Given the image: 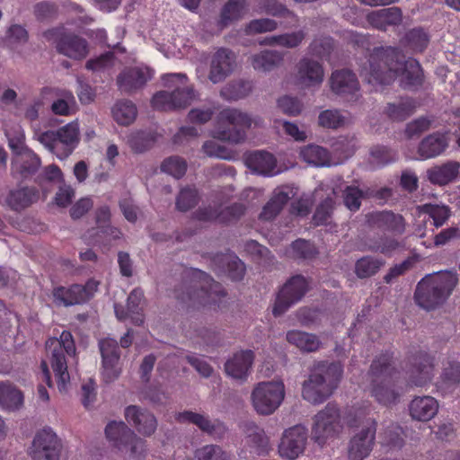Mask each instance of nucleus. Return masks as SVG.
Returning a JSON list of instances; mask_svg holds the SVG:
<instances>
[{"label": "nucleus", "mask_w": 460, "mask_h": 460, "mask_svg": "<svg viewBox=\"0 0 460 460\" xmlns=\"http://www.w3.org/2000/svg\"><path fill=\"white\" fill-rule=\"evenodd\" d=\"M370 154L377 166L386 165L395 159V153L391 148L383 146H374Z\"/></svg>", "instance_id": "obj_61"}, {"label": "nucleus", "mask_w": 460, "mask_h": 460, "mask_svg": "<svg viewBox=\"0 0 460 460\" xmlns=\"http://www.w3.org/2000/svg\"><path fill=\"white\" fill-rule=\"evenodd\" d=\"M417 211L419 216H427L429 219H431V224L436 228L443 226L451 217V209L445 204L426 203L418 206Z\"/></svg>", "instance_id": "obj_41"}, {"label": "nucleus", "mask_w": 460, "mask_h": 460, "mask_svg": "<svg viewBox=\"0 0 460 460\" xmlns=\"http://www.w3.org/2000/svg\"><path fill=\"white\" fill-rule=\"evenodd\" d=\"M409 411L412 419L428 421L438 413V403L431 396H418L410 403Z\"/></svg>", "instance_id": "obj_32"}, {"label": "nucleus", "mask_w": 460, "mask_h": 460, "mask_svg": "<svg viewBox=\"0 0 460 460\" xmlns=\"http://www.w3.org/2000/svg\"><path fill=\"white\" fill-rule=\"evenodd\" d=\"M46 351L55 375L58 389L61 393L66 392L70 384L66 356H75L76 351L72 333L63 331L58 339L49 338L46 341Z\"/></svg>", "instance_id": "obj_7"}, {"label": "nucleus", "mask_w": 460, "mask_h": 460, "mask_svg": "<svg viewBox=\"0 0 460 460\" xmlns=\"http://www.w3.org/2000/svg\"><path fill=\"white\" fill-rule=\"evenodd\" d=\"M40 157L31 151L20 154L13 162L12 169L22 178L26 179L33 175L40 166Z\"/></svg>", "instance_id": "obj_39"}, {"label": "nucleus", "mask_w": 460, "mask_h": 460, "mask_svg": "<svg viewBox=\"0 0 460 460\" xmlns=\"http://www.w3.org/2000/svg\"><path fill=\"white\" fill-rule=\"evenodd\" d=\"M105 435L119 450L129 449L134 458L144 456L146 441L138 438L123 421H110L105 428Z\"/></svg>", "instance_id": "obj_9"}, {"label": "nucleus", "mask_w": 460, "mask_h": 460, "mask_svg": "<svg viewBox=\"0 0 460 460\" xmlns=\"http://www.w3.org/2000/svg\"><path fill=\"white\" fill-rule=\"evenodd\" d=\"M150 77L148 71L141 68H126L118 75L117 84L121 92L130 93L142 88Z\"/></svg>", "instance_id": "obj_29"}, {"label": "nucleus", "mask_w": 460, "mask_h": 460, "mask_svg": "<svg viewBox=\"0 0 460 460\" xmlns=\"http://www.w3.org/2000/svg\"><path fill=\"white\" fill-rule=\"evenodd\" d=\"M137 111L136 105L128 100H122L116 102L112 108L113 119L123 126L131 124L137 118Z\"/></svg>", "instance_id": "obj_45"}, {"label": "nucleus", "mask_w": 460, "mask_h": 460, "mask_svg": "<svg viewBox=\"0 0 460 460\" xmlns=\"http://www.w3.org/2000/svg\"><path fill=\"white\" fill-rule=\"evenodd\" d=\"M283 60V55L276 50H263L252 57V66L255 70L268 72L277 67Z\"/></svg>", "instance_id": "obj_43"}, {"label": "nucleus", "mask_w": 460, "mask_h": 460, "mask_svg": "<svg viewBox=\"0 0 460 460\" xmlns=\"http://www.w3.org/2000/svg\"><path fill=\"white\" fill-rule=\"evenodd\" d=\"M343 374L340 362L320 361L311 369L308 379L303 383L302 396L317 404L326 401L338 388Z\"/></svg>", "instance_id": "obj_3"}, {"label": "nucleus", "mask_w": 460, "mask_h": 460, "mask_svg": "<svg viewBox=\"0 0 460 460\" xmlns=\"http://www.w3.org/2000/svg\"><path fill=\"white\" fill-rule=\"evenodd\" d=\"M199 201V190L193 186L182 188L176 197L175 207L181 212L193 208Z\"/></svg>", "instance_id": "obj_47"}, {"label": "nucleus", "mask_w": 460, "mask_h": 460, "mask_svg": "<svg viewBox=\"0 0 460 460\" xmlns=\"http://www.w3.org/2000/svg\"><path fill=\"white\" fill-rule=\"evenodd\" d=\"M40 198L39 190L34 187H24L11 190L6 198L8 206L15 211L30 207Z\"/></svg>", "instance_id": "obj_33"}, {"label": "nucleus", "mask_w": 460, "mask_h": 460, "mask_svg": "<svg viewBox=\"0 0 460 460\" xmlns=\"http://www.w3.org/2000/svg\"><path fill=\"white\" fill-rule=\"evenodd\" d=\"M176 420L181 423L194 424L203 432L215 438L222 437L226 430V426L219 420H211L208 416L191 411L179 412Z\"/></svg>", "instance_id": "obj_23"}, {"label": "nucleus", "mask_w": 460, "mask_h": 460, "mask_svg": "<svg viewBox=\"0 0 460 460\" xmlns=\"http://www.w3.org/2000/svg\"><path fill=\"white\" fill-rule=\"evenodd\" d=\"M433 120L432 117L420 116L407 124L404 128V135L411 138L419 137L422 133L430 128Z\"/></svg>", "instance_id": "obj_51"}, {"label": "nucleus", "mask_w": 460, "mask_h": 460, "mask_svg": "<svg viewBox=\"0 0 460 460\" xmlns=\"http://www.w3.org/2000/svg\"><path fill=\"white\" fill-rule=\"evenodd\" d=\"M333 44L334 41L331 37L315 38L309 45V52L312 55L323 58L331 53Z\"/></svg>", "instance_id": "obj_56"}, {"label": "nucleus", "mask_w": 460, "mask_h": 460, "mask_svg": "<svg viewBox=\"0 0 460 460\" xmlns=\"http://www.w3.org/2000/svg\"><path fill=\"white\" fill-rule=\"evenodd\" d=\"M59 155L62 159L68 157L79 143V127L77 122H71L56 130Z\"/></svg>", "instance_id": "obj_30"}, {"label": "nucleus", "mask_w": 460, "mask_h": 460, "mask_svg": "<svg viewBox=\"0 0 460 460\" xmlns=\"http://www.w3.org/2000/svg\"><path fill=\"white\" fill-rule=\"evenodd\" d=\"M384 264L382 259L364 256L355 262L354 272L358 279H367L376 275Z\"/></svg>", "instance_id": "obj_46"}, {"label": "nucleus", "mask_w": 460, "mask_h": 460, "mask_svg": "<svg viewBox=\"0 0 460 460\" xmlns=\"http://www.w3.org/2000/svg\"><path fill=\"white\" fill-rule=\"evenodd\" d=\"M323 67L315 60L303 58L297 64L296 80L305 87L321 84L323 80Z\"/></svg>", "instance_id": "obj_26"}, {"label": "nucleus", "mask_w": 460, "mask_h": 460, "mask_svg": "<svg viewBox=\"0 0 460 460\" xmlns=\"http://www.w3.org/2000/svg\"><path fill=\"white\" fill-rule=\"evenodd\" d=\"M377 422L374 419H367L366 426L349 441V460H364L367 458L375 445Z\"/></svg>", "instance_id": "obj_17"}, {"label": "nucleus", "mask_w": 460, "mask_h": 460, "mask_svg": "<svg viewBox=\"0 0 460 460\" xmlns=\"http://www.w3.org/2000/svg\"><path fill=\"white\" fill-rule=\"evenodd\" d=\"M254 12L258 14H267L278 18H294L295 14L279 0H256Z\"/></svg>", "instance_id": "obj_42"}, {"label": "nucleus", "mask_w": 460, "mask_h": 460, "mask_svg": "<svg viewBox=\"0 0 460 460\" xmlns=\"http://www.w3.org/2000/svg\"><path fill=\"white\" fill-rule=\"evenodd\" d=\"M447 146V137L439 132H435L420 141L418 146V154L422 159L434 158L444 153Z\"/></svg>", "instance_id": "obj_31"}, {"label": "nucleus", "mask_w": 460, "mask_h": 460, "mask_svg": "<svg viewBox=\"0 0 460 460\" xmlns=\"http://www.w3.org/2000/svg\"><path fill=\"white\" fill-rule=\"evenodd\" d=\"M252 83L244 80H238L229 84L222 93L225 97L233 100L242 99L252 92Z\"/></svg>", "instance_id": "obj_49"}, {"label": "nucleus", "mask_w": 460, "mask_h": 460, "mask_svg": "<svg viewBox=\"0 0 460 460\" xmlns=\"http://www.w3.org/2000/svg\"><path fill=\"white\" fill-rule=\"evenodd\" d=\"M28 39L27 30L20 24L11 25L5 35V40L9 44H24L28 41Z\"/></svg>", "instance_id": "obj_63"}, {"label": "nucleus", "mask_w": 460, "mask_h": 460, "mask_svg": "<svg viewBox=\"0 0 460 460\" xmlns=\"http://www.w3.org/2000/svg\"><path fill=\"white\" fill-rule=\"evenodd\" d=\"M246 208L242 203H234L219 211V223L229 224L239 220L244 215Z\"/></svg>", "instance_id": "obj_57"}, {"label": "nucleus", "mask_w": 460, "mask_h": 460, "mask_svg": "<svg viewBox=\"0 0 460 460\" xmlns=\"http://www.w3.org/2000/svg\"><path fill=\"white\" fill-rule=\"evenodd\" d=\"M291 248L296 256L301 259H312L317 254L314 244L303 239L294 241L291 244Z\"/></svg>", "instance_id": "obj_59"}, {"label": "nucleus", "mask_w": 460, "mask_h": 460, "mask_svg": "<svg viewBox=\"0 0 460 460\" xmlns=\"http://www.w3.org/2000/svg\"><path fill=\"white\" fill-rule=\"evenodd\" d=\"M276 163L274 155L266 151L252 152L245 158L247 167L259 174H270Z\"/></svg>", "instance_id": "obj_34"}, {"label": "nucleus", "mask_w": 460, "mask_h": 460, "mask_svg": "<svg viewBox=\"0 0 460 460\" xmlns=\"http://www.w3.org/2000/svg\"><path fill=\"white\" fill-rule=\"evenodd\" d=\"M125 418L144 436H151L157 427L154 414L136 405H129L125 409Z\"/></svg>", "instance_id": "obj_24"}, {"label": "nucleus", "mask_w": 460, "mask_h": 460, "mask_svg": "<svg viewBox=\"0 0 460 460\" xmlns=\"http://www.w3.org/2000/svg\"><path fill=\"white\" fill-rule=\"evenodd\" d=\"M457 283L458 274L456 270L427 275L417 285L415 302L427 311L436 309L446 302Z\"/></svg>", "instance_id": "obj_4"}, {"label": "nucleus", "mask_w": 460, "mask_h": 460, "mask_svg": "<svg viewBox=\"0 0 460 460\" xmlns=\"http://www.w3.org/2000/svg\"><path fill=\"white\" fill-rule=\"evenodd\" d=\"M287 341L303 352H314L321 347V341L314 334L299 330H291L287 332Z\"/></svg>", "instance_id": "obj_37"}, {"label": "nucleus", "mask_w": 460, "mask_h": 460, "mask_svg": "<svg viewBox=\"0 0 460 460\" xmlns=\"http://www.w3.org/2000/svg\"><path fill=\"white\" fill-rule=\"evenodd\" d=\"M278 106L288 116H297L302 111V103L296 97L283 96L278 100Z\"/></svg>", "instance_id": "obj_62"}, {"label": "nucleus", "mask_w": 460, "mask_h": 460, "mask_svg": "<svg viewBox=\"0 0 460 460\" xmlns=\"http://www.w3.org/2000/svg\"><path fill=\"white\" fill-rule=\"evenodd\" d=\"M22 404V393L12 383L0 381V408L13 411L19 410Z\"/></svg>", "instance_id": "obj_38"}, {"label": "nucleus", "mask_w": 460, "mask_h": 460, "mask_svg": "<svg viewBox=\"0 0 460 460\" xmlns=\"http://www.w3.org/2000/svg\"><path fill=\"white\" fill-rule=\"evenodd\" d=\"M217 124L214 138L238 144L245 139V130L251 127L252 119L246 113L226 108L219 112Z\"/></svg>", "instance_id": "obj_8"}, {"label": "nucleus", "mask_w": 460, "mask_h": 460, "mask_svg": "<svg viewBox=\"0 0 460 460\" xmlns=\"http://www.w3.org/2000/svg\"><path fill=\"white\" fill-rule=\"evenodd\" d=\"M300 155L306 163L316 166H330L332 164L329 151L320 146L309 145L301 150Z\"/></svg>", "instance_id": "obj_44"}, {"label": "nucleus", "mask_w": 460, "mask_h": 460, "mask_svg": "<svg viewBox=\"0 0 460 460\" xmlns=\"http://www.w3.org/2000/svg\"><path fill=\"white\" fill-rule=\"evenodd\" d=\"M50 34L56 36L57 51L73 59H83L88 52V42L85 39L72 33L66 32L60 29H53L46 32V37Z\"/></svg>", "instance_id": "obj_15"}, {"label": "nucleus", "mask_w": 460, "mask_h": 460, "mask_svg": "<svg viewBox=\"0 0 460 460\" xmlns=\"http://www.w3.org/2000/svg\"><path fill=\"white\" fill-rule=\"evenodd\" d=\"M368 376L372 395L378 402L389 406L397 402L399 393L395 389V383L400 377V372L394 366L392 353H382L375 358L370 365Z\"/></svg>", "instance_id": "obj_5"}, {"label": "nucleus", "mask_w": 460, "mask_h": 460, "mask_svg": "<svg viewBox=\"0 0 460 460\" xmlns=\"http://www.w3.org/2000/svg\"><path fill=\"white\" fill-rule=\"evenodd\" d=\"M156 137L151 131H136L130 134L128 143L135 153H143L155 142Z\"/></svg>", "instance_id": "obj_48"}, {"label": "nucleus", "mask_w": 460, "mask_h": 460, "mask_svg": "<svg viewBox=\"0 0 460 460\" xmlns=\"http://www.w3.org/2000/svg\"><path fill=\"white\" fill-rule=\"evenodd\" d=\"M278 28V23L275 20L270 18H261L252 20L245 26V33L255 34L273 31Z\"/></svg>", "instance_id": "obj_53"}, {"label": "nucleus", "mask_w": 460, "mask_h": 460, "mask_svg": "<svg viewBox=\"0 0 460 460\" xmlns=\"http://www.w3.org/2000/svg\"><path fill=\"white\" fill-rule=\"evenodd\" d=\"M399 243L393 238L388 237H378L376 240H370L368 243V249L374 252H381L385 255H389L397 247Z\"/></svg>", "instance_id": "obj_58"}, {"label": "nucleus", "mask_w": 460, "mask_h": 460, "mask_svg": "<svg viewBox=\"0 0 460 460\" xmlns=\"http://www.w3.org/2000/svg\"><path fill=\"white\" fill-rule=\"evenodd\" d=\"M247 13V0H227L220 11L218 26L225 28L241 20Z\"/></svg>", "instance_id": "obj_35"}, {"label": "nucleus", "mask_w": 460, "mask_h": 460, "mask_svg": "<svg viewBox=\"0 0 460 460\" xmlns=\"http://www.w3.org/2000/svg\"><path fill=\"white\" fill-rule=\"evenodd\" d=\"M425 76L420 62L415 58L404 60V88L418 91L423 87Z\"/></svg>", "instance_id": "obj_40"}, {"label": "nucleus", "mask_w": 460, "mask_h": 460, "mask_svg": "<svg viewBox=\"0 0 460 460\" xmlns=\"http://www.w3.org/2000/svg\"><path fill=\"white\" fill-rule=\"evenodd\" d=\"M211 262L215 270L226 273L232 280L239 281L244 277L245 265L234 253L216 254Z\"/></svg>", "instance_id": "obj_25"}, {"label": "nucleus", "mask_w": 460, "mask_h": 460, "mask_svg": "<svg viewBox=\"0 0 460 460\" xmlns=\"http://www.w3.org/2000/svg\"><path fill=\"white\" fill-rule=\"evenodd\" d=\"M161 170L176 179H181L187 171V163L179 156H171L161 164Z\"/></svg>", "instance_id": "obj_50"}, {"label": "nucleus", "mask_w": 460, "mask_h": 460, "mask_svg": "<svg viewBox=\"0 0 460 460\" xmlns=\"http://www.w3.org/2000/svg\"><path fill=\"white\" fill-rule=\"evenodd\" d=\"M460 176V163L447 161L427 170L428 180L435 185L445 186Z\"/></svg>", "instance_id": "obj_28"}, {"label": "nucleus", "mask_w": 460, "mask_h": 460, "mask_svg": "<svg viewBox=\"0 0 460 460\" xmlns=\"http://www.w3.org/2000/svg\"><path fill=\"white\" fill-rule=\"evenodd\" d=\"M182 286L175 289V297L188 306L217 305L226 292L219 282L199 269H187L183 272Z\"/></svg>", "instance_id": "obj_1"}, {"label": "nucleus", "mask_w": 460, "mask_h": 460, "mask_svg": "<svg viewBox=\"0 0 460 460\" xmlns=\"http://www.w3.org/2000/svg\"><path fill=\"white\" fill-rule=\"evenodd\" d=\"M100 282L89 279L84 285L73 284L68 288L58 286L52 289V296L57 305L71 306L82 305L92 299L98 290Z\"/></svg>", "instance_id": "obj_13"}, {"label": "nucleus", "mask_w": 460, "mask_h": 460, "mask_svg": "<svg viewBox=\"0 0 460 460\" xmlns=\"http://www.w3.org/2000/svg\"><path fill=\"white\" fill-rule=\"evenodd\" d=\"M430 41L428 29L415 27L404 32V49L412 53H423Z\"/></svg>", "instance_id": "obj_36"}, {"label": "nucleus", "mask_w": 460, "mask_h": 460, "mask_svg": "<svg viewBox=\"0 0 460 460\" xmlns=\"http://www.w3.org/2000/svg\"><path fill=\"white\" fill-rule=\"evenodd\" d=\"M404 372L409 376L411 385L423 386L432 378L434 358L425 351H418L408 357Z\"/></svg>", "instance_id": "obj_16"}, {"label": "nucleus", "mask_w": 460, "mask_h": 460, "mask_svg": "<svg viewBox=\"0 0 460 460\" xmlns=\"http://www.w3.org/2000/svg\"><path fill=\"white\" fill-rule=\"evenodd\" d=\"M195 460H227L228 456L217 445H206L198 448L194 454Z\"/></svg>", "instance_id": "obj_52"}, {"label": "nucleus", "mask_w": 460, "mask_h": 460, "mask_svg": "<svg viewBox=\"0 0 460 460\" xmlns=\"http://www.w3.org/2000/svg\"><path fill=\"white\" fill-rule=\"evenodd\" d=\"M33 13L38 21L44 22L57 16L58 7L55 4L42 1L34 5Z\"/></svg>", "instance_id": "obj_60"}, {"label": "nucleus", "mask_w": 460, "mask_h": 460, "mask_svg": "<svg viewBox=\"0 0 460 460\" xmlns=\"http://www.w3.org/2000/svg\"><path fill=\"white\" fill-rule=\"evenodd\" d=\"M163 85L174 88L173 91H159L152 98L154 109L159 111H172L186 108L199 97L198 92L192 84H189V78L184 73H170L161 76Z\"/></svg>", "instance_id": "obj_6"}, {"label": "nucleus", "mask_w": 460, "mask_h": 460, "mask_svg": "<svg viewBox=\"0 0 460 460\" xmlns=\"http://www.w3.org/2000/svg\"><path fill=\"white\" fill-rule=\"evenodd\" d=\"M362 191L358 187L348 186L344 190V204L351 211H357L361 205Z\"/></svg>", "instance_id": "obj_64"}, {"label": "nucleus", "mask_w": 460, "mask_h": 460, "mask_svg": "<svg viewBox=\"0 0 460 460\" xmlns=\"http://www.w3.org/2000/svg\"><path fill=\"white\" fill-rule=\"evenodd\" d=\"M320 126L328 128H338L343 126L345 119L337 110H325L322 111L318 118Z\"/></svg>", "instance_id": "obj_55"}, {"label": "nucleus", "mask_w": 460, "mask_h": 460, "mask_svg": "<svg viewBox=\"0 0 460 460\" xmlns=\"http://www.w3.org/2000/svg\"><path fill=\"white\" fill-rule=\"evenodd\" d=\"M253 359L254 354L250 349L237 352L226 362V372L234 379L243 381L248 376Z\"/></svg>", "instance_id": "obj_27"}, {"label": "nucleus", "mask_w": 460, "mask_h": 460, "mask_svg": "<svg viewBox=\"0 0 460 460\" xmlns=\"http://www.w3.org/2000/svg\"><path fill=\"white\" fill-rule=\"evenodd\" d=\"M402 54L396 47L375 48L360 75L373 85H388L402 72Z\"/></svg>", "instance_id": "obj_2"}, {"label": "nucleus", "mask_w": 460, "mask_h": 460, "mask_svg": "<svg viewBox=\"0 0 460 460\" xmlns=\"http://www.w3.org/2000/svg\"><path fill=\"white\" fill-rule=\"evenodd\" d=\"M330 84L334 93L348 101L356 99L357 93L359 91V84L356 75L348 69L332 72Z\"/></svg>", "instance_id": "obj_22"}, {"label": "nucleus", "mask_w": 460, "mask_h": 460, "mask_svg": "<svg viewBox=\"0 0 460 460\" xmlns=\"http://www.w3.org/2000/svg\"><path fill=\"white\" fill-rule=\"evenodd\" d=\"M341 414L336 403L329 402L314 418L312 438L323 446L329 438L334 437L340 430Z\"/></svg>", "instance_id": "obj_11"}, {"label": "nucleus", "mask_w": 460, "mask_h": 460, "mask_svg": "<svg viewBox=\"0 0 460 460\" xmlns=\"http://www.w3.org/2000/svg\"><path fill=\"white\" fill-rule=\"evenodd\" d=\"M284 396V384L278 381L259 383L252 393L253 407L261 415L273 413L281 404Z\"/></svg>", "instance_id": "obj_10"}, {"label": "nucleus", "mask_w": 460, "mask_h": 460, "mask_svg": "<svg viewBox=\"0 0 460 460\" xmlns=\"http://www.w3.org/2000/svg\"><path fill=\"white\" fill-rule=\"evenodd\" d=\"M62 443L50 428L38 431L31 447L33 460H59Z\"/></svg>", "instance_id": "obj_14"}, {"label": "nucleus", "mask_w": 460, "mask_h": 460, "mask_svg": "<svg viewBox=\"0 0 460 460\" xmlns=\"http://www.w3.org/2000/svg\"><path fill=\"white\" fill-rule=\"evenodd\" d=\"M306 441V428L302 425L293 426L284 431L279 445V453L282 457L295 460L303 454Z\"/></svg>", "instance_id": "obj_18"}, {"label": "nucleus", "mask_w": 460, "mask_h": 460, "mask_svg": "<svg viewBox=\"0 0 460 460\" xmlns=\"http://www.w3.org/2000/svg\"><path fill=\"white\" fill-rule=\"evenodd\" d=\"M99 349L102 355V377L106 383L113 382L120 374L118 341L111 338L102 339L99 341Z\"/></svg>", "instance_id": "obj_19"}, {"label": "nucleus", "mask_w": 460, "mask_h": 460, "mask_svg": "<svg viewBox=\"0 0 460 460\" xmlns=\"http://www.w3.org/2000/svg\"><path fill=\"white\" fill-rule=\"evenodd\" d=\"M144 301V291L140 288H134L128 295L126 307L119 304L114 305L116 317L119 321L130 319L137 326L144 323L142 302Z\"/></svg>", "instance_id": "obj_20"}, {"label": "nucleus", "mask_w": 460, "mask_h": 460, "mask_svg": "<svg viewBox=\"0 0 460 460\" xmlns=\"http://www.w3.org/2000/svg\"><path fill=\"white\" fill-rule=\"evenodd\" d=\"M234 53L226 48H220L212 56L208 79L213 84L221 83L234 72Z\"/></svg>", "instance_id": "obj_21"}, {"label": "nucleus", "mask_w": 460, "mask_h": 460, "mask_svg": "<svg viewBox=\"0 0 460 460\" xmlns=\"http://www.w3.org/2000/svg\"><path fill=\"white\" fill-rule=\"evenodd\" d=\"M309 283L302 275L291 277L279 291L272 309L274 316L286 313L292 305L298 303L307 293Z\"/></svg>", "instance_id": "obj_12"}, {"label": "nucleus", "mask_w": 460, "mask_h": 460, "mask_svg": "<svg viewBox=\"0 0 460 460\" xmlns=\"http://www.w3.org/2000/svg\"><path fill=\"white\" fill-rule=\"evenodd\" d=\"M334 207V199L332 197L324 199L316 208L313 220L316 226L327 224Z\"/></svg>", "instance_id": "obj_54"}]
</instances>
